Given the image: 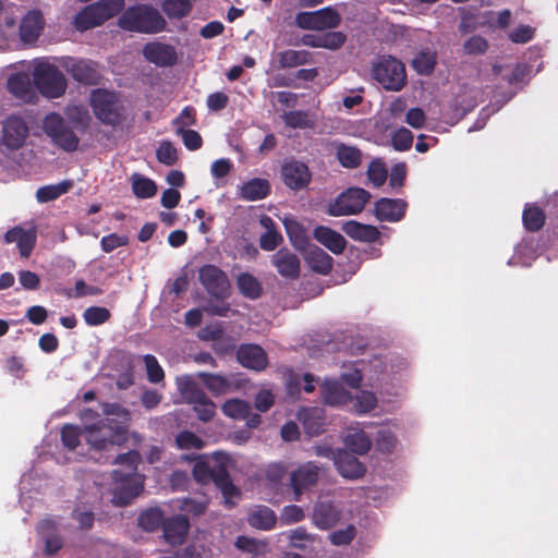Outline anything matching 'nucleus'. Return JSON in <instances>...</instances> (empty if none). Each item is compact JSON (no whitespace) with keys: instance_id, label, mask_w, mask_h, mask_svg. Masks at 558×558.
Here are the masks:
<instances>
[{"instance_id":"obj_1","label":"nucleus","mask_w":558,"mask_h":558,"mask_svg":"<svg viewBox=\"0 0 558 558\" xmlns=\"http://www.w3.org/2000/svg\"><path fill=\"white\" fill-rule=\"evenodd\" d=\"M198 281L210 296L203 306L204 312L211 316L227 317L232 312L227 303L231 295V283L227 274L216 265L206 264L198 269Z\"/></svg>"},{"instance_id":"obj_2","label":"nucleus","mask_w":558,"mask_h":558,"mask_svg":"<svg viewBox=\"0 0 558 558\" xmlns=\"http://www.w3.org/2000/svg\"><path fill=\"white\" fill-rule=\"evenodd\" d=\"M194 480L199 484H208L213 482L222 493L225 504L229 507L234 505L233 498L240 497L239 488L233 484L227 468V459L221 457L217 459L211 466L207 461H197L192 470Z\"/></svg>"},{"instance_id":"obj_3","label":"nucleus","mask_w":558,"mask_h":558,"mask_svg":"<svg viewBox=\"0 0 558 558\" xmlns=\"http://www.w3.org/2000/svg\"><path fill=\"white\" fill-rule=\"evenodd\" d=\"M118 25L123 31L141 34H156L166 27V21L159 11L149 4H135L121 11Z\"/></svg>"},{"instance_id":"obj_4","label":"nucleus","mask_w":558,"mask_h":558,"mask_svg":"<svg viewBox=\"0 0 558 558\" xmlns=\"http://www.w3.org/2000/svg\"><path fill=\"white\" fill-rule=\"evenodd\" d=\"M124 4V0H98L80 10L73 17L72 25L78 32L95 28L121 13Z\"/></svg>"},{"instance_id":"obj_5","label":"nucleus","mask_w":558,"mask_h":558,"mask_svg":"<svg viewBox=\"0 0 558 558\" xmlns=\"http://www.w3.org/2000/svg\"><path fill=\"white\" fill-rule=\"evenodd\" d=\"M89 100L95 117L101 123L117 126L125 120V108L117 93L97 88L92 90Z\"/></svg>"},{"instance_id":"obj_6","label":"nucleus","mask_w":558,"mask_h":558,"mask_svg":"<svg viewBox=\"0 0 558 558\" xmlns=\"http://www.w3.org/2000/svg\"><path fill=\"white\" fill-rule=\"evenodd\" d=\"M33 82L38 92L50 99L61 97L68 86L66 78L58 66L44 59L35 61Z\"/></svg>"},{"instance_id":"obj_7","label":"nucleus","mask_w":558,"mask_h":558,"mask_svg":"<svg viewBox=\"0 0 558 558\" xmlns=\"http://www.w3.org/2000/svg\"><path fill=\"white\" fill-rule=\"evenodd\" d=\"M178 390L182 398L193 404L198 420L209 422L216 411V404L206 396L204 390L190 375H183L177 378Z\"/></svg>"},{"instance_id":"obj_8","label":"nucleus","mask_w":558,"mask_h":558,"mask_svg":"<svg viewBox=\"0 0 558 558\" xmlns=\"http://www.w3.org/2000/svg\"><path fill=\"white\" fill-rule=\"evenodd\" d=\"M83 433L87 444L97 451L120 446L126 440V436H123V426H113L110 421L99 420L85 426Z\"/></svg>"},{"instance_id":"obj_9","label":"nucleus","mask_w":558,"mask_h":558,"mask_svg":"<svg viewBox=\"0 0 558 558\" xmlns=\"http://www.w3.org/2000/svg\"><path fill=\"white\" fill-rule=\"evenodd\" d=\"M372 76L385 89L399 92L407 82L404 64L391 56L380 57L372 65Z\"/></svg>"},{"instance_id":"obj_10","label":"nucleus","mask_w":558,"mask_h":558,"mask_svg":"<svg viewBox=\"0 0 558 558\" xmlns=\"http://www.w3.org/2000/svg\"><path fill=\"white\" fill-rule=\"evenodd\" d=\"M43 130L52 143L64 151L72 153L78 148V136L59 113L47 114L43 121Z\"/></svg>"},{"instance_id":"obj_11","label":"nucleus","mask_w":558,"mask_h":558,"mask_svg":"<svg viewBox=\"0 0 558 558\" xmlns=\"http://www.w3.org/2000/svg\"><path fill=\"white\" fill-rule=\"evenodd\" d=\"M323 468L315 461L300 464L290 472L289 486L293 493V500L300 501L305 493L312 492L320 480Z\"/></svg>"},{"instance_id":"obj_12","label":"nucleus","mask_w":558,"mask_h":558,"mask_svg":"<svg viewBox=\"0 0 558 558\" xmlns=\"http://www.w3.org/2000/svg\"><path fill=\"white\" fill-rule=\"evenodd\" d=\"M112 480L116 485L112 492V501L119 507L130 505L144 489L138 475L123 474L121 470L112 471Z\"/></svg>"},{"instance_id":"obj_13","label":"nucleus","mask_w":558,"mask_h":558,"mask_svg":"<svg viewBox=\"0 0 558 558\" xmlns=\"http://www.w3.org/2000/svg\"><path fill=\"white\" fill-rule=\"evenodd\" d=\"M369 198L371 194L364 189H348L329 205L328 214L335 217L355 215L362 211Z\"/></svg>"},{"instance_id":"obj_14","label":"nucleus","mask_w":558,"mask_h":558,"mask_svg":"<svg viewBox=\"0 0 558 558\" xmlns=\"http://www.w3.org/2000/svg\"><path fill=\"white\" fill-rule=\"evenodd\" d=\"M341 22L339 13L331 7L313 12H300L295 24L303 29L325 31L336 28Z\"/></svg>"},{"instance_id":"obj_15","label":"nucleus","mask_w":558,"mask_h":558,"mask_svg":"<svg viewBox=\"0 0 558 558\" xmlns=\"http://www.w3.org/2000/svg\"><path fill=\"white\" fill-rule=\"evenodd\" d=\"M511 21V12L510 10H502L498 12L497 14L493 12H488L483 14L480 17H474L470 13H465L462 16L461 23H460V31L462 33H470L476 29L480 26L487 25L492 28H502L505 29Z\"/></svg>"},{"instance_id":"obj_16","label":"nucleus","mask_w":558,"mask_h":558,"mask_svg":"<svg viewBox=\"0 0 558 558\" xmlns=\"http://www.w3.org/2000/svg\"><path fill=\"white\" fill-rule=\"evenodd\" d=\"M28 135L26 122L17 116H10L5 119L2 126V144L11 149L21 148Z\"/></svg>"},{"instance_id":"obj_17","label":"nucleus","mask_w":558,"mask_h":558,"mask_svg":"<svg viewBox=\"0 0 558 558\" xmlns=\"http://www.w3.org/2000/svg\"><path fill=\"white\" fill-rule=\"evenodd\" d=\"M3 242L5 244L16 243L20 255L27 258L36 245L37 230L35 227L24 229L21 226H15L5 232Z\"/></svg>"},{"instance_id":"obj_18","label":"nucleus","mask_w":558,"mask_h":558,"mask_svg":"<svg viewBox=\"0 0 558 558\" xmlns=\"http://www.w3.org/2000/svg\"><path fill=\"white\" fill-rule=\"evenodd\" d=\"M341 509L331 501H318L314 505L312 521L319 530H330L341 520Z\"/></svg>"},{"instance_id":"obj_19","label":"nucleus","mask_w":558,"mask_h":558,"mask_svg":"<svg viewBox=\"0 0 558 558\" xmlns=\"http://www.w3.org/2000/svg\"><path fill=\"white\" fill-rule=\"evenodd\" d=\"M145 59L158 66H172L178 61L175 48L163 43H148L143 48Z\"/></svg>"},{"instance_id":"obj_20","label":"nucleus","mask_w":558,"mask_h":558,"mask_svg":"<svg viewBox=\"0 0 558 558\" xmlns=\"http://www.w3.org/2000/svg\"><path fill=\"white\" fill-rule=\"evenodd\" d=\"M66 72L78 83L84 85H96L99 82L100 74L96 64L85 60L69 59L64 63Z\"/></svg>"},{"instance_id":"obj_21","label":"nucleus","mask_w":558,"mask_h":558,"mask_svg":"<svg viewBox=\"0 0 558 558\" xmlns=\"http://www.w3.org/2000/svg\"><path fill=\"white\" fill-rule=\"evenodd\" d=\"M335 468L342 477L348 480H359L366 473L365 465L345 449H338Z\"/></svg>"},{"instance_id":"obj_22","label":"nucleus","mask_w":558,"mask_h":558,"mask_svg":"<svg viewBox=\"0 0 558 558\" xmlns=\"http://www.w3.org/2000/svg\"><path fill=\"white\" fill-rule=\"evenodd\" d=\"M163 537L170 545H181L184 543L190 530V521L184 514H177L167 518L162 525Z\"/></svg>"},{"instance_id":"obj_23","label":"nucleus","mask_w":558,"mask_h":558,"mask_svg":"<svg viewBox=\"0 0 558 558\" xmlns=\"http://www.w3.org/2000/svg\"><path fill=\"white\" fill-rule=\"evenodd\" d=\"M282 177L287 186L292 190L305 187L311 180L306 165L300 161H290L282 167Z\"/></svg>"},{"instance_id":"obj_24","label":"nucleus","mask_w":558,"mask_h":558,"mask_svg":"<svg viewBox=\"0 0 558 558\" xmlns=\"http://www.w3.org/2000/svg\"><path fill=\"white\" fill-rule=\"evenodd\" d=\"M405 209L402 199L381 198L375 204V216L380 221L397 222L404 217Z\"/></svg>"},{"instance_id":"obj_25","label":"nucleus","mask_w":558,"mask_h":558,"mask_svg":"<svg viewBox=\"0 0 558 558\" xmlns=\"http://www.w3.org/2000/svg\"><path fill=\"white\" fill-rule=\"evenodd\" d=\"M271 263L280 276L295 279L300 275V259L289 250L282 248L271 256Z\"/></svg>"},{"instance_id":"obj_26","label":"nucleus","mask_w":558,"mask_h":558,"mask_svg":"<svg viewBox=\"0 0 558 558\" xmlns=\"http://www.w3.org/2000/svg\"><path fill=\"white\" fill-rule=\"evenodd\" d=\"M301 41L304 46L336 50L344 44L345 35L341 32L305 34L302 36Z\"/></svg>"},{"instance_id":"obj_27","label":"nucleus","mask_w":558,"mask_h":558,"mask_svg":"<svg viewBox=\"0 0 558 558\" xmlns=\"http://www.w3.org/2000/svg\"><path fill=\"white\" fill-rule=\"evenodd\" d=\"M45 20L40 11H29L20 23V37L24 43H34L44 29Z\"/></svg>"},{"instance_id":"obj_28","label":"nucleus","mask_w":558,"mask_h":558,"mask_svg":"<svg viewBox=\"0 0 558 558\" xmlns=\"http://www.w3.org/2000/svg\"><path fill=\"white\" fill-rule=\"evenodd\" d=\"M291 244L299 251H305L310 245L307 230L293 216L286 215L281 218Z\"/></svg>"},{"instance_id":"obj_29","label":"nucleus","mask_w":558,"mask_h":558,"mask_svg":"<svg viewBox=\"0 0 558 558\" xmlns=\"http://www.w3.org/2000/svg\"><path fill=\"white\" fill-rule=\"evenodd\" d=\"M322 396L325 403L332 407L348 405L353 401L352 395L336 380H326L323 384Z\"/></svg>"},{"instance_id":"obj_30","label":"nucleus","mask_w":558,"mask_h":558,"mask_svg":"<svg viewBox=\"0 0 558 558\" xmlns=\"http://www.w3.org/2000/svg\"><path fill=\"white\" fill-rule=\"evenodd\" d=\"M341 230L351 239L361 242H375L379 239V230L371 225H364L355 220L342 223Z\"/></svg>"},{"instance_id":"obj_31","label":"nucleus","mask_w":558,"mask_h":558,"mask_svg":"<svg viewBox=\"0 0 558 558\" xmlns=\"http://www.w3.org/2000/svg\"><path fill=\"white\" fill-rule=\"evenodd\" d=\"M304 252L310 268L320 275H327L332 268V257L320 247L311 244Z\"/></svg>"},{"instance_id":"obj_32","label":"nucleus","mask_w":558,"mask_h":558,"mask_svg":"<svg viewBox=\"0 0 558 558\" xmlns=\"http://www.w3.org/2000/svg\"><path fill=\"white\" fill-rule=\"evenodd\" d=\"M246 520L255 529L269 531L275 527L277 515L269 507L258 505L251 509Z\"/></svg>"},{"instance_id":"obj_33","label":"nucleus","mask_w":558,"mask_h":558,"mask_svg":"<svg viewBox=\"0 0 558 558\" xmlns=\"http://www.w3.org/2000/svg\"><path fill=\"white\" fill-rule=\"evenodd\" d=\"M314 238L333 254H340L345 247V239L328 227H317L314 230Z\"/></svg>"},{"instance_id":"obj_34","label":"nucleus","mask_w":558,"mask_h":558,"mask_svg":"<svg viewBox=\"0 0 558 558\" xmlns=\"http://www.w3.org/2000/svg\"><path fill=\"white\" fill-rule=\"evenodd\" d=\"M7 86L12 95L24 101H31L35 96L31 80L26 74H12L8 80Z\"/></svg>"},{"instance_id":"obj_35","label":"nucleus","mask_w":558,"mask_h":558,"mask_svg":"<svg viewBox=\"0 0 558 558\" xmlns=\"http://www.w3.org/2000/svg\"><path fill=\"white\" fill-rule=\"evenodd\" d=\"M284 124L291 129H314L317 118L314 113L307 111H287L281 114Z\"/></svg>"},{"instance_id":"obj_36","label":"nucleus","mask_w":558,"mask_h":558,"mask_svg":"<svg viewBox=\"0 0 558 558\" xmlns=\"http://www.w3.org/2000/svg\"><path fill=\"white\" fill-rule=\"evenodd\" d=\"M335 150L338 161L344 168L354 169L362 162V153L355 146L336 143Z\"/></svg>"},{"instance_id":"obj_37","label":"nucleus","mask_w":558,"mask_h":558,"mask_svg":"<svg viewBox=\"0 0 558 558\" xmlns=\"http://www.w3.org/2000/svg\"><path fill=\"white\" fill-rule=\"evenodd\" d=\"M102 411L107 417L101 421H110L113 426H123V436H126L129 422L131 421L130 411L118 403H106Z\"/></svg>"},{"instance_id":"obj_38","label":"nucleus","mask_w":558,"mask_h":558,"mask_svg":"<svg viewBox=\"0 0 558 558\" xmlns=\"http://www.w3.org/2000/svg\"><path fill=\"white\" fill-rule=\"evenodd\" d=\"M343 442L348 449L347 451L352 454L363 456L372 448V440L363 430L349 433L344 437Z\"/></svg>"},{"instance_id":"obj_39","label":"nucleus","mask_w":558,"mask_h":558,"mask_svg":"<svg viewBox=\"0 0 558 558\" xmlns=\"http://www.w3.org/2000/svg\"><path fill=\"white\" fill-rule=\"evenodd\" d=\"M133 194L141 199L151 198L157 193L155 181L142 174L134 173L131 177Z\"/></svg>"},{"instance_id":"obj_40","label":"nucleus","mask_w":558,"mask_h":558,"mask_svg":"<svg viewBox=\"0 0 558 558\" xmlns=\"http://www.w3.org/2000/svg\"><path fill=\"white\" fill-rule=\"evenodd\" d=\"M71 187V181H62L58 184L45 185L37 190L36 198L39 203H48L68 193Z\"/></svg>"},{"instance_id":"obj_41","label":"nucleus","mask_w":558,"mask_h":558,"mask_svg":"<svg viewBox=\"0 0 558 558\" xmlns=\"http://www.w3.org/2000/svg\"><path fill=\"white\" fill-rule=\"evenodd\" d=\"M165 517L162 510L150 508L138 515V525L148 532H154L163 525Z\"/></svg>"},{"instance_id":"obj_42","label":"nucleus","mask_w":558,"mask_h":558,"mask_svg":"<svg viewBox=\"0 0 558 558\" xmlns=\"http://www.w3.org/2000/svg\"><path fill=\"white\" fill-rule=\"evenodd\" d=\"M311 53L306 50H286L279 53L278 62L282 68H294L310 61Z\"/></svg>"},{"instance_id":"obj_43","label":"nucleus","mask_w":558,"mask_h":558,"mask_svg":"<svg viewBox=\"0 0 558 558\" xmlns=\"http://www.w3.org/2000/svg\"><path fill=\"white\" fill-rule=\"evenodd\" d=\"M192 3L190 0H163L162 11L169 19H182L190 14Z\"/></svg>"},{"instance_id":"obj_44","label":"nucleus","mask_w":558,"mask_h":558,"mask_svg":"<svg viewBox=\"0 0 558 558\" xmlns=\"http://www.w3.org/2000/svg\"><path fill=\"white\" fill-rule=\"evenodd\" d=\"M197 376L202 379L204 385L216 396L223 395L230 389L229 381L220 375L199 372L197 373Z\"/></svg>"},{"instance_id":"obj_45","label":"nucleus","mask_w":558,"mask_h":558,"mask_svg":"<svg viewBox=\"0 0 558 558\" xmlns=\"http://www.w3.org/2000/svg\"><path fill=\"white\" fill-rule=\"evenodd\" d=\"M141 460L142 458L140 452H137L136 450H130L125 453L118 454L112 461V463L124 466V470H121L123 474L138 475L137 465L141 462Z\"/></svg>"},{"instance_id":"obj_46","label":"nucleus","mask_w":558,"mask_h":558,"mask_svg":"<svg viewBox=\"0 0 558 558\" xmlns=\"http://www.w3.org/2000/svg\"><path fill=\"white\" fill-rule=\"evenodd\" d=\"M269 182L266 179L255 178L246 181V201H258L268 195Z\"/></svg>"},{"instance_id":"obj_47","label":"nucleus","mask_w":558,"mask_h":558,"mask_svg":"<svg viewBox=\"0 0 558 558\" xmlns=\"http://www.w3.org/2000/svg\"><path fill=\"white\" fill-rule=\"evenodd\" d=\"M83 318L88 326H99L111 318V313L102 306H89L84 311Z\"/></svg>"},{"instance_id":"obj_48","label":"nucleus","mask_w":558,"mask_h":558,"mask_svg":"<svg viewBox=\"0 0 558 558\" xmlns=\"http://www.w3.org/2000/svg\"><path fill=\"white\" fill-rule=\"evenodd\" d=\"M522 219L527 230L536 231L543 227L545 215L538 207L527 206L523 211Z\"/></svg>"},{"instance_id":"obj_49","label":"nucleus","mask_w":558,"mask_h":558,"mask_svg":"<svg viewBox=\"0 0 558 558\" xmlns=\"http://www.w3.org/2000/svg\"><path fill=\"white\" fill-rule=\"evenodd\" d=\"M353 409L357 413H367L377 405V398L374 392L362 390L353 398Z\"/></svg>"},{"instance_id":"obj_50","label":"nucleus","mask_w":558,"mask_h":558,"mask_svg":"<svg viewBox=\"0 0 558 558\" xmlns=\"http://www.w3.org/2000/svg\"><path fill=\"white\" fill-rule=\"evenodd\" d=\"M226 229L228 234H233L235 238L241 239L244 229V210L242 206L233 207V211L228 217Z\"/></svg>"},{"instance_id":"obj_51","label":"nucleus","mask_w":558,"mask_h":558,"mask_svg":"<svg viewBox=\"0 0 558 558\" xmlns=\"http://www.w3.org/2000/svg\"><path fill=\"white\" fill-rule=\"evenodd\" d=\"M355 537L356 527L354 524H348L344 529L333 531L328 535V539L333 546L350 545Z\"/></svg>"},{"instance_id":"obj_52","label":"nucleus","mask_w":558,"mask_h":558,"mask_svg":"<svg viewBox=\"0 0 558 558\" xmlns=\"http://www.w3.org/2000/svg\"><path fill=\"white\" fill-rule=\"evenodd\" d=\"M534 258L533 244L530 242H522L515 247L514 255L509 259V265H524L531 264Z\"/></svg>"},{"instance_id":"obj_53","label":"nucleus","mask_w":558,"mask_h":558,"mask_svg":"<svg viewBox=\"0 0 558 558\" xmlns=\"http://www.w3.org/2000/svg\"><path fill=\"white\" fill-rule=\"evenodd\" d=\"M84 435L83 430L71 424H65L61 429V440L65 448L74 450L81 442V436Z\"/></svg>"},{"instance_id":"obj_54","label":"nucleus","mask_w":558,"mask_h":558,"mask_svg":"<svg viewBox=\"0 0 558 558\" xmlns=\"http://www.w3.org/2000/svg\"><path fill=\"white\" fill-rule=\"evenodd\" d=\"M436 64V54L432 51L420 52L412 61V65L420 74H428Z\"/></svg>"},{"instance_id":"obj_55","label":"nucleus","mask_w":558,"mask_h":558,"mask_svg":"<svg viewBox=\"0 0 558 558\" xmlns=\"http://www.w3.org/2000/svg\"><path fill=\"white\" fill-rule=\"evenodd\" d=\"M156 158L162 165L173 166L178 161V150L171 142L163 141L156 150Z\"/></svg>"},{"instance_id":"obj_56","label":"nucleus","mask_w":558,"mask_h":558,"mask_svg":"<svg viewBox=\"0 0 558 558\" xmlns=\"http://www.w3.org/2000/svg\"><path fill=\"white\" fill-rule=\"evenodd\" d=\"M144 362L148 381L151 384H159L163 381L165 372L158 363L157 359L151 354H146L144 356Z\"/></svg>"},{"instance_id":"obj_57","label":"nucleus","mask_w":558,"mask_h":558,"mask_svg":"<svg viewBox=\"0 0 558 558\" xmlns=\"http://www.w3.org/2000/svg\"><path fill=\"white\" fill-rule=\"evenodd\" d=\"M470 92L465 90L463 95L458 96L450 104L449 109L452 112L451 119L453 122L463 117L468 111L472 110L475 107V102L469 101L466 102V97Z\"/></svg>"},{"instance_id":"obj_58","label":"nucleus","mask_w":558,"mask_h":558,"mask_svg":"<svg viewBox=\"0 0 558 558\" xmlns=\"http://www.w3.org/2000/svg\"><path fill=\"white\" fill-rule=\"evenodd\" d=\"M175 442L180 449H202L205 445L204 440L196 434L189 430H183L178 434Z\"/></svg>"},{"instance_id":"obj_59","label":"nucleus","mask_w":558,"mask_h":558,"mask_svg":"<svg viewBox=\"0 0 558 558\" xmlns=\"http://www.w3.org/2000/svg\"><path fill=\"white\" fill-rule=\"evenodd\" d=\"M397 438L389 429H380L375 439L376 449L383 453H391L396 447Z\"/></svg>"},{"instance_id":"obj_60","label":"nucleus","mask_w":558,"mask_h":558,"mask_svg":"<svg viewBox=\"0 0 558 558\" xmlns=\"http://www.w3.org/2000/svg\"><path fill=\"white\" fill-rule=\"evenodd\" d=\"M391 143L396 150H408L413 143V134L405 128H400L393 132L391 136Z\"/></svg>"},{"instance_id":"obj_61","label":"nucleus","mask_w":558,"mask_h":558,"mask_svg":"<svg viewBox=\"0 0 558 558\" xmlns=\"http://www.w3.org/2000/svg\"><path fill=\"white\" fill-rule=\"evenodd\" d=\"M177 133L181 135L183 144L189 150H197L203 146V138L198 132L191 129L178 128Z\"/></svg>"},{"instance_id":"obj_62","label":"nucleus","mask_w":558,"mask_h":558,"mask_svg":"<svg viewBox=\"0 0 558 558\" xmlns=\"http://www.w3.org/2000/svg\"><path fill=\"white\" fill-rule=\"evenodd\" d=\"M289 539L292 547L305 549V543H312L314 541V536L310 534L304 526H299L290 532Z\"/></svg>"},{"instance_id":"obj_63","label":"nucleus","mask_w":558,"mask_h":558,"mask_svg":"<svg viewBox=\"0 0 558 558\" xmlns=\"http://www.w3.org/2000/svg\"><path fill=\"white\" fill-rule=\"evenodd\" d=\"M535 29L529 25H518L511 32L508 37L514 44H526L533 39Z\"/></svg>"},{"instance_id":"obj_64","label":"nucleus","mask_w":558,"mask_h":558,"mask_svg":"<svg viewBox=\"0 0 558 558\" xmlns=\"http://www.w3.org/2000/svg\"><path fill=\"white\" fill-rule=\"evenodd\" d=\"M367 175L374 186H380L387 179V169L380 161H372L367 169Z\"/></svg>"}]
</instances>
